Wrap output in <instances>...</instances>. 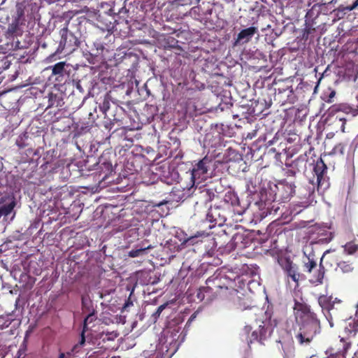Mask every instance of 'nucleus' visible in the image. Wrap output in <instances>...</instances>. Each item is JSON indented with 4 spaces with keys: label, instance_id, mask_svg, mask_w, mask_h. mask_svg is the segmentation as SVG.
Here are the masks:
<instances>
[{
    "label": "nucleus",
    "instance_id": "20",
    "mask_svg": "<svg viewBox=\"0 0 358 358\" xmlns=\"http://www.w3.org/2000/svg\"><path fill=\"white\" fill-rule=\"evenodd\" d=\"M66 66L65 62H60L52 66V75L57 76L58 77H63L65 71L64 67Z\"/></svg>",
    "mask_w": 358,
    "mask_h": 358
},
{
    "label": "nucleus",
    "instance_id": "35",
    "mask_svg": "<svg viewBox=\"0 0 358 358\" xmlns=\"http://www.w3.org/2000/svg\"><path fill=\"white\" fill-rule=\"evenodd\" d=\"M16 145L19 148V149H23L28 146V143H27L23 137L20 136L16 141Z\"/></svg>",
    "mask_w": 358,
    "mask_h": 358
},
{
    "label": "nucleus",
    "instance_id": "12",
    "mask_svg": "<svg viewBox=\"0 0 358 358\" xmlns=\"http://www.w3.org/2000/svg\"><path fill=\"white\" fill-rule=\"evenodd\" d=\"M318 303L322 310H327V311H334L338 310V308L335 307V304L337 303L338 305L342 306V301L341 300H337L335 299L334 301L332 300V296H328L327 295H322L318 298Z\"/></svg>",
    "mask_w": 358,
    "mask_h": 358
},
{
    "label": "nucleus",
    "instance_id": "34",
    "mask_svg": "<svg viewBox=\"0 0 358 358\" xmlns=\"http://www.w3.org/2000/svg\"><path fill=\"white\" fill-rule=\"evenodd\" d=\"M201 0H178V3L181 6L198 4Z\"/></svg>",
    "mask_w": 358,
    "mask_h": 358
},
{
    "label": "nucleus",
    "instance_id": "26",
    "mask_svg": "<svg viewBox=\"0 0 358 358\" xmlns=\"http://www.w3.org/2000/svg\"><path fill=\"white\" fill-rule=\"evenodd\" d=\"M358 6V0H355L352 5L350 6H345L343 4L340 5L338 8L336 10L338 13L341 12L343 14H345L346 11H351L355 10Z\"/></svg>",
    "mask_w": 358,
    "mask_h": 358
},
{
    "label": "nucleus",
    "instance_id": "22",
    "mask_svg": "<svg viewBox=\"0 0 358 358\" xmlns=\"http://www.w3.org/2000/svg\"><path fill=\"white\" fill-rule=\"evenodd\" d=\"M153 247L151 245H149L146 247H142L138 249H134L129 252V257H137L145 254V251L149 249H152Z\"/></svg>",
    "mask_w": 358,
    "mask_h": 358
},
{
    "label": "nucleus",
    "instance_id": "23",
    "mask_svg": "<svg viewBox=\"0 0 358 358\" xmlns=\"http://www.w3.org/2000/svg\"><path fill=\"white\" fill-rule=\"evenodd\" d=\"M337 266L339 268V269L345 273H351L354 270V267L352 266V263H350L349 262L346 261H342L339 263H337Z\"/></svg>",
    "mask_w": 358,
    "mask_h": 358
},
{
    "label": "nucleus",
    "instance_id": "7",
    "mask_svg": "<svg viewBox=\"0 0 358 358\" xmlns=\"http://www.w3.org/2000/svg\"><path fill=\"white\" fill-rule=\"evenodd\" d=\"M327 166L324 161L320 158L314 166L313 172L316 176V183L317 191L325 190L329 186V182L324 177Z\"/></svg>",
    "mask_w": 358,
    "mask_h": 358
},
{
    "label": "nucleus",
    "instance_id": "46",
    "mask_svg": "<svg viewBox=\"0 0 358 358\" xmlns=\"http://www.w3.org/2000/svg\"><path fill=\"white\" fill-rule=\"evenodd\" d=\"M252 328L250 326H246L244 329L245 333L249 334V332L251 331Z\"/></svg>",
    "mask_w": 358,
    "mask_h": 358
},
{
    "label": "nucleus",
    "instance_id": "1",
    "mask_svg": "<svg viewBox=\"0 0 358 358\" xmlns=\"http://www.w3.org/2000/svg\"><path fill=\"white\" fill-rule=\"evenodd\" d=\"M278 324V320L273 317L271 312L265 311L262 318L260 320L258 330L253 331L249 337V343L257 341L264 345V342L271 337Z\"/></svg>",
    "mask_w": 358,
    "mask_h": 358
},
{
    "label": "nucleus",
    "instance_id": "4",
    "mask_svg": "<svg viewBox=\"0 0 358 358\" xmlns=\"http://www.w3.org/2000/svg\"><path fill=\"white\" fill-rule=\"evenodd\" d=\"M229 205L226 201L223 202V205L210 206L206 215V220L212 223L209 226L210 229L215 226L222 227L227 220V216L229 214Z\"/></svg>",
    "mask_w": 358,
    "mask_h": 358
},
{
    "label": "nucleus",
    "instance_id": "40",
    "mask_svg": "<svg viewBox=\"0 0 358 358\" xmlns=\"http://www.w3.org/2000/svg\"><path fill=\"white\" fill-rule=\"evenodd\" d=\"M49 95H50V98H49V105H48V107H52L55 105L53 99H57V95L56 94H53L52 93H50Z\"/></svg>",
    "mask_w": 358,
    "mask_h": 358
},
{
    "label": "nucleus",
    "instance_id": "21",
    "mask_svg": "<svg viewBox=\"0 0 358 358\" xmlns=\"http://www.w3.org/2000/svg\"><path fill=\"white\" fill-rule=\"evenodd\" d=\"M357 104L356 106H352V105H342L340 106H338V108H340V110H343L345 112L349 113L352 114V115H358V95L357 96Z\"/></svg>",
    "mask_w": 358,
    "mask_h": 358
},
{
    "label": "nucleus",
    "instance_id": "42",
    "mask_svg": "<svg viewBox=\"0 0 358 358\" xmlns=\"http://www.w3.org/2000/svg\"><path fill=\"white\" fill-rule=\"evenodd\" d=\"M237 236L233 237V240H231V242H229L227 245V248H229V251L234 249V240H236Z\"/></svg>",
    "mask_w": 358,
    "mask_h": 358
},
{
    "label": "nucleus",
    "instance_id": "11",
    "mask_svg": "<svg viewBox=\"0 0 358 358\" xmlns=\"http://www.w3.org/2000/svg\"><path fill=\"white\" fill-rule=\"evenodd\" d=\"M257 31V28L255 27H250L247 29L241 30L238 33L236 39L233 43V45L237 46L249 42Z\"/></svg>",
    "mask_w": 358,
    "mask_h": 358
},
{
    "label": "nucleus",
    "instance_id": "28",
    "mask_svg": "<svg viewBox=\"0 0 358 358\" xmlns=\"http://www.w3.org/2000/svg\"><path fill=\"white\" fill-rule=\"evenodd\" d=\"M27 350V341L26 339L23 341L20 346L17 353V358H24L26 357V352Z\"/></svg>",
    "mask_w": 358,
    "mask_h": 358
},
{
    "label": "nucleus",
    "instance_id": "5",
    "mask_svg": "<svg viewBox=\"0 0 358 358\" xmlns=\"http://www.w3.org/2000/svg\"><path fill=\"white\" fill-rule=\"evenodd\" d=\"M61 40L59 45V50L65 51L66 53H72L77 50L80 45V41L77 36L72 32L69 31L67 25L59 31Z\"/></svg>",
    "mask_w": 358,
    "mask_h": 358
},
{
    "label": "nucleus",
    "instance_id": "2",
    "mask_svg": "<svg viewBox=\"0 0 358 358\" xmlns=\"http://www.w3.org/2000/svg\"><path fill=\"white\" fill-rule=\"evenodd\" d=\"M320 332V322L317 317H315L301 322L295 338L300 345H308Z\"/></svg>",
    "mask_w": 358,
    "mask_h": 358
},
{
    "label": "nucleus",
    "instance_id": "3",
    "mask_svg": "<svg viewBox=\"0 0 358 358\" xmlns=\"http://www.w3.org/2000/svg\"><path fill=\"white\" fill-rule=\"evenodd\" d=\"M212 162L213 161L210 158L205 157L194 165L191 172V185L189 187L187 185L186 187H182L184 190L187 189L188 195L192 193L191 191L194 189L196 180H205L207 178L208 171Z\"/></svg>",
    "mask_w": 358,
    "mask_h": 358
},
{
    "label": "nucleus",
    "instance_id": "13",
    "mask_svg": "<svg viewBox=\"0 0 358 358\" xmlns=\"http://www.w3.org/2000/svg\"><path fill=\"white\" fill-rule=\"evenodd\" d=\"M327 252H328V251H326L324 253V255H322V257L320 259L319 268L317 269L315 271H314L313 273L312 278L310 280V281L312 283L322 284V282H323V279H324V273H325V269H324V266H323V263H324V262L326 261L325 254Z\"/></svg>",
    "mask_w": 358,
    "mask_h": 358
},
{
    "label": "nucleus",
    "instance_id": "47",
    "mask_svg": "<svg viewBox=\"0 0 358 358\" xmlns=\"http://www.w3.org/2000/svg\"><path fill=\"white\" fill-rule=\"evenodd\" d=\"M4 66H3V69H7L9 67V65H10V62H8V60H6L5 62H4Z\"/></svg>",
    "mask_w": 358,
    "mask_h": 358
},
{
    "label": "nucleus",
    "instance_id": "8",
    "mask_svg": "<svg viewBox=\"0 0 358 358\" xmlns=\"http://www.w3.org/2000/svg\"><path fill=\"white\" fill-rule=\"evenodd\" d=\"M312 231L313 234H315L317 235V236L312 239V241L310 242L311 245L327 244V243H330L334 238L333 233L331 232L329 230V229L325 227H321L320 225H315L313 227Z\"/></svg>",
    "mask_w": 358,
    "mask_h": 358
},
{
    "label": "nucleus",
    "instance_id": "30",
    "mask_svg": "<svg viewBox=\"0 0 358 358\" xmlns=\"http://www.w3.org/2000/svg\"><path fill=\"white\" fill-rule=\"evenodd\" d=\"M201 193L203 194V196L205 197L206 201H211L215 196L214 192L213 190L208 189H203L201 192Z\"/></svg>",
    "mask_w": 358,
    "mask_h": 358
},
{
    "label": "nucleus",
    "instance_id": "36",
    "mask_svg": "<svg viewBox=\"0 0 358 358\" xmlns=\"http://www.w3.org/2000/svg\"><path fill=\"white\" fill-rule=\"evenodd\" d=\"M350 331L356 334L358 332V318L354 319L352 322L349 324Z\"/></svg>",
    "mask_w": 358,
    "mask_h": 358
},
{
    "label": "nucleus",
    "instance_id": "32",
    "mask_svg": "<svg viewBox=\"0 0 358 358\" xmlns=\"http://www.w3.org/2000/svg\"><path fill=\"white\" fill-rule=\"evenodd\" d=\"M99 108L103 113H106V112L110 108V101L105 98L102 103L100 104Z\"/></svg>",
    "mask_w": 358,
    "mask_h": 358
},
{
    "label": "nucleus",
    "instance_id": "14",
    "mask_svg": "<svg viewBox=\"0 0 358 358\" xmlns=\"http://www.w3.org/2000/svg\"><path fill=\"white\" fill-rule=\"evenodd\" d=\"M296 186L294 183H282L280 187L278 188V194L283 199H287L292 196L295 193Z\"/></svg>",
    "mask_w": 358,
    "mask_h": 358
},
{
    "label": "nucleus",
    "instance_id": "49",
    "mask_svg": "<svg viewBox=\"0 0 358 358\" xmlns=\"http://www.w3.org/2000/svg\"><path fill=\"white\" fill-rule=\"evenodd\" d=\"M111 335H113L114 337H117L118 336V334L115 333V334H111Z\"/></svg>",
    "mask_w": 358,
    "mask_h": 358
},
{
    "label": "nucleus",
    "instance_id": "39",
    "mask_svg": "<svg viewBox=\"0 0 358 358\" xmlns=\"http://www.w3.org/2000/svg\"><path fill=\"white\" fill-rule=\"evenodd\" d=\"M132 294V292L129 294V298L127 299V300L125 301L124 304V306H123V309L124 310H127L128 308L131 307L133 306V301L131 299V296Z\"/></svg>",
    "mask_w": 358,
    "mask_h": 358
},
{
    "label": "nucleus",
    "instance_id": "52",
    "mask_svg": "<svg viewBox=\"0 0 358 358\" xmlns=\"http://www.w3.org/2000/svg\"><path fill=\"white\" fill-rule=\"evenodd\" d=\"M320 80H322V76L320 78V79L318 80V83H320Z\"/></svg>",
    "mask_w": 358,
    "mask_h": 358
},
{
    "label": "nucleus",
    "instance_id": "19",
    "mask_svg": "<svg viewBox=\"0 0 358 358\" xmlns=\"http://www.w3.org/2000/svg\"><path fill=\"white\" fill-rule=\"evenodd\" d=\"M81 303L83 313H90L92 312V310H95L92 306V301L89 296H82Z\"/></svg>",
    "mask_w": 358,
    "mask_h": 358
},
{
    "label": "nucleus",
    "instance_id": "51",
    "mask_svg": "<svg viewBox=\"0 0 358 358\" xmlns=\"http://www.w3.org/2000/svg\"><path fill=\"white\" fill-rule=\"evenodd\" d=\"M179 330H180V328L178 327V329H177V330H176V332L178 333V332H179Z\"/></svg>",
    "mask_w": 358,
    "mask_h": 358
},
{
    "label": "nucleus",
    "instance_id": "48",
    "mask_svg": "<svg viewBox=\"0 0 358 358\" xmlns=\"http://www.w3.org/2000/svg\"><path fill=\"white\" fill-rule=\"evenodd\" d=\"M194 315H192V316L190 317V318L189 319L188 322H191L192 320H194Z\"/></svg>",
    "mask_w": 358,
    "mask_h": 358
},
{
    "label": "nucleus",
    "instance_id": "33",
    "mask_svg": "<svg viewBox=\"0 0 358 358\" xmlns=\"http://www.w3.org/2000/svg\"><path fill=\"white\" fill-rule=\"evenodd\" d=\"M166 306V303H164L157 308L156 311L152 314V317L155 320H157L160 316L162 312L165 309Z\"/></svg>",
    "mask_w": 358,
    "mask_h": 358
},
{
    "label": "nucleus",
    "instance_id": "27",
    "mask_svg": "<svg viewBox=\"0 0 358 358\" xmlns=\"http://www.w3.org/2000/svg\"><path fill=\"white\" fill-rule=\"evenodd\" d=\"M315 190V183L314 180H310L308 182V185L306 186V192L304 194H302L304 197L306 198H310Z\"/></svg>",
    "mask_w": 358,
    "mask_h": 358
},
{
    "label": "nucleus",
    "instance_id": "37",
    "mask_svg": "<svg viewBox=\"0 0 358 358\" xmlns=\"http://www.w3.org/2000/svg\"><path fill=\"white\" fill-rule=\"evenodd\" d=\"M8 183V180L5 172L0 171V187L6 186Z\"/></svg>",
    "mask_w": 358,
    "mask_h": 358
},
{
    "label": "nucleus",
    "instance_id": "41",
    "mask_svg": "<svg viewBox=\"0 0 358 358\" xmlns=\"http://www.w3.org/2000/svg\"><path fill=\"white\" fill-rule=\"evenodd\" d=\"M237 304L238 306V308H240L242 310L247 308V306H245V303H243L242 299L240 297H238V301Z\"/></svg>",
    "mask_w": 358,
    "mask_h": 358
},
{
    "label": "nucleus",
    "instance_id": "38",
    "mask_svg": "<svg viewBox=\"0 0 358 358\" xmlns=\"http://www.w3.org/2000/svg\"><path fill=\"white\" fill-rule=\"evenodd\" d=\"M38 154L37 151L32 148H29L26 150V155L27 157L33 158Z\"/></svg>",
    "mask_w": 358,
    "mask_h": 358
},
{
    "label": "nucleus",
    "instance_id": "16",
    "mask_svg": "<svg viewBox=\"0 0 358 358\" xmlns=\"http://www.w3.org/2000/svg\"><path fill=\"white\" fill-rule=\"evenodd\" d=\"M308 157L306 154L300 155L295 160H294L291 164L285 163L286 166L292 167L294 169L300 171V168L306 167V164L307 162Z\"/></svg>",
    "mask_w": 358,
    "mask_h": 358
},
{
    "label": "nucleus",
    "instance_id": "6",
    "mask_svg": "<svg viewBox=\"0 0 358 358\" xmlns=\"http://www.w3.org/2000/svg\"><path fill=\"white\" fill-rule=\"evenodd\" d=\"M278 263L285 273L288 281L291 279L296 285H298L301 276V274L299 272L298 266L289 258L285 257H278Z\"/></svg>",
    "mask_w": 358,
    "mask_h": 358
},
{
    "label": "nucleus",
    "instance_id": "43",
    "mask_svg": "<svg viewBox=\"0 0 358 358\" xmlns=\"http://www.w3.org/2000/svg\"><path fill=\"white\" fill-rule=\"evenodd\" d=\"M336 95V92L335 91H331L328 96V99L327 100V102H331L332 101V99Z\"/></svg>",
    "mask_w": 358,
    "mask_h": 358
},
{
    "label": "nucleus",
    "instance_id": "10",
    "mask_svg": "<svg viewBox=\"0 0 358 358\" xmlns=\"http://www.w3.org/2000/svg\"><path fill=\"white\" fill-rule=\"evenodd\" d=\"M293 308L297 317H300L301 321L317 317V315L310 310V306L305 303L295 300Z\"/></svg>",
    "mask_w": 358,
    "mask_h": 358
},
{
    "label": "nucleus",
    "instance_id": "31",
    "mask_svg": "<svg viewBox=\"0 0 358 358\" xmlns=\"http://www.w3.org/2000/svg\"><path fill=\"white\" fill-rule=\"evenodd\" d=\"M345 250L348 254L352 255L358 250V245L352 243H348L345 246Z\"/></svg>",
    "mask_w": 358,
    "mask_h": 358
},
{
    "label": "nucleus",
    "instance_id": "44",
    "mask_svg": "<svg viewBox=\"0 0 358 358\" xmlns=\"http://www.w3.org/2000/svg\"><path fill=\"white\" fill-rule=\"evenodd\" d=\"M286 174L287 176H294L296 174L295 169H289L287 171Z\"/></svg>",
    "mask_w": 358,
    "mask_h": 358
},
{
    "label": "nucleus",
    "instance_id": "29",
    "mask_svg": "<svg viewBox=\"0 0 358 358\" xmlns=\"http://www.w3.org/2000/svg\"><path fill=\"white\" fill-rule=\"evenodd\" d=\"M220 280H221V278H219L217 277H216L213 279L209 278L207 280V283L210 284V282H212L215 287H217V288H220V289L224 288L225 289H227L228 287L225 285H221Z\"/></svg>",
    "mask_w": 358,
    "mask_h": 358
},
{
    "label": "nucleus",
    "instance_id": "25",
    "mask_svg": "<svg viewBox=\"0 0 358 358\" xmlns=\"http://www.w3.org/2000/svg\"><path fill=\"white\" fill-rule=\"evenodd\" d=\"M317 266L316 262L310 259L309 257H307V262H303L304 271L308 273H311L313 270Z\"/></svg>",
    "mask_w": 358,
    "mask_h": 358
},
{
    "label": "nucleus",
    "instance_id": "45",
    "mask_svg": "<svg viewBox=\"0 0 358 358\" xmlns=\"http://www.w3.org/2000/svg\"><path fill=\"white\" fill-rule=\"evenodd\" d=\"M338 150L341 153L343 152V146L341 144L334 148V150Z\"/></svg>",
    "mask_w": 358,
    "mask_h": 358
},
{
    "label": "nucleus",
    "instance_id": "24",
    "mask_svg": "<svg viewBox=\"0 0 358 358\" xmlns=\"http://www.w3.org/2000/svg\"><path fill=\"white\" fill-rule=\"evenodd\" d=\"M83 345H80V343L73 346L71 352H68L66 355L64 353H60L59 358H73L76 353H78L80 349L81 348Z\"/></svg>",
    "mask_w": 358,
    "mask_h": 358
},
{
    "label": "nucleus",
    "instance_id": "15",
    "mask_svg": "<svg viewBox=\"0 0 358 358\" xmlns=\"http://www.w3.org/2000/svg\"><path fill=\"white\" fill-rule=\"evenodd\" d=\"M96 320V310H92V312L88 313L87 317L84 320L83 322V329L81 333V338L80 341V344L83 345L85 342V332L88 330V324H91L94 321Z\"/></svg>",
    "mask_w": 358,
    "mask_h": 358
},
{
    "label": "nucleus",
    "instance_id": "50",
    "mask_svg": "<svg viewBox=\"0 0 358 358\" xmlns=\"http://www.w3.org/2000/svg\"><path fill=\"white\" fill-rule=\"evenodd\" d=\"M331 260H332V261H335V260H336V259H335L334 257H332L331 258Z\"/></svg>",
    "mask_w": 358,
    "mask_h": 358
},
{
    "label": "nucleus",
    "instance_id": "17",
    "mask_svg": "<svg viewBox=\"0 0 358 358\" xmlns=\"http://www.w3.org/2000/svg\"><path fill=\"white\" fill-rule=\"evenodd\" d=\"M208 236V233L205 231L197 232L195 235L187 238L185 242L189 245H194L200 242H203V239Z\"/></svg>",
    "mask_w": 358,
    "mask_h": 358
},
{
    "label": "nucleus",
    "instance_id": "18",
    "mask_svg": "<svg viewBox=\"0 0 358 358\" xmlns=\"http://www.w3.org/2000/svg\"><path fill=\"white\" fill-rule=\"evenodd\" d=\"M16 206V201L15 197H13L11 201L6 204L0 206V218L2 216H8L11 212L13 210L14 208Z\"/></svg>",
    "mask_w": 358,
    "mask_h": 358
},
{
    "label": "nucleus",
    "instance_id": "53",
    "mask_svg": "<svg viewBox=\"0 0 358 358\" xmlns=\"http://www.w3.org/2000/svg\"><path fill=\"white\" fill-rule=\"evenodd\" d=\"M310 358H313V357H310Z\"/></svg>",
    "mask_w": 358,
    "mask_h": 358
},
{
    "label": "nucleus",
    "instance_id": "9",
    "mask_svg": "<svg viewBox=\"0 0 358 358\" xmlns=\"http://www.w3.org/2000/svg\"><path fill=\"white\" fill-rule=\"evenodd\" d=\"M342 105H349L348 103H343L338 104H334L331 106L329 109V114L331 117H335V120H338L341 123V131L342 132L345 131V124L346 122L350 120L352 117H355V115H352V114L345 112L343 110H340L338 108V106Z\"/></svg>",
    "mask_w": 358,
    "mask_h": 358
}]
</instances>
